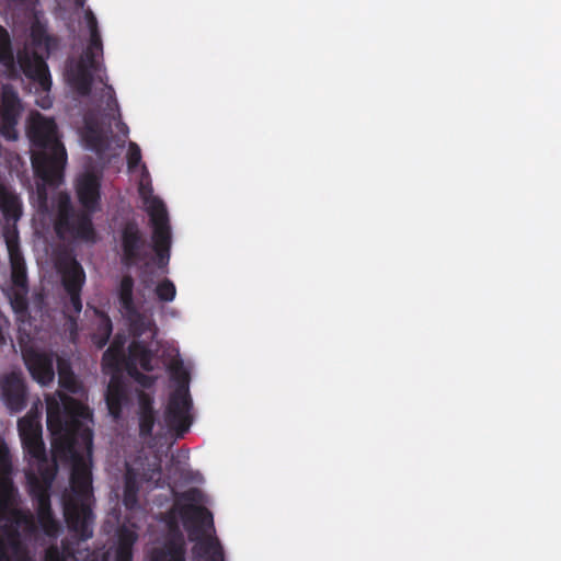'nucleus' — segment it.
<instances>
[{"label": "nucleus", "instance_id": "32", "mask_svg": "<svg viewBox=\"0 0 561 561\" xmlns=\"http://www.w3.org/2000/svg\"><path fill=\"white\" fill-rule=\"evenodd\" d=\"M113 331L112 321L108 316L104 314L102 316L100 322L98 323L96 330L92 333L91 340L92 343L96 346V348L101 350L103 348Z\"/></svg>", "mask_w": 561, "mask_h": 561}, {"label": "nucleus", "instance_id": "1", "mask_svg": "<svg viewBox=\"0 0 561 561\" xmlns=\"http://www.w3.org/2000/svg\"><path fill=\"white\" fill-rule=\"evenodd\" d=\"M58 397L46 399V421L55 456L71 463L70 494L64 497V515L69 531L85 541L93 536L94 523L91 507L93 432L85 423L92 420V413L68 394L59 391Z\"/></svg>", "mask_w": 561, "mask_h": 561}, {"label": "nucleus", "instance_id": "24", "mask_svg": "<svg viewBox=\"0 0 561 561\" xmlns=\"http://www.w3.org/2000/svg\"><path fill=\"white\" fill-rule=\"evenodd\" d=\"M125 337L116 335L108 346V348L104 352L102 356V365L105 368H110L115 374H118L121 366L123 363L126 364L125 353H124Z\"/></svg>", "mask_w": 561, "mask_h": 561}, {"label": "nucleus", "instance_id": "26", "mask_svg": "<svg viewBox=\"0 0 561 561\" xmlns=\"http://www.w3.org/2000/svg\"><path fill=\"white\" fill-rule=\"evenodd\" d=\"M15 529L10 531H18L20 538L23 536L25 539L36 538L38 534V525L35 517L28 512H18L14 517Z\"/></svg>", "mask_w": 561, "mask_h": 561}, {"label": "nucleus", "instance_id": "21", "mask_svg": "<svg viewBox=\"0 0 561 561\" xmlns=\"http://www.w3.org/2000/svg\"><path fill=\"white\" fill-rule=\"evenodd\" d=\"M195 561H224V550L216 537L205 536L192 549Z\"/></svg>", "mask_w": 561, "mask_h": 561}, {"label": "nucleus", "instance_id": "39", "mask_svg": "<svg viewBox=\"0 0 561 561\" xmlns=\"http://www.w3.org/2000/svg\"><path fill=\"white\" fill-rule=\"evenodd\" d=\"M141 161V151L136 142H129L127 151V165L129 170H135Z\"/></svg>", "mask_w": 561, "mask_h": 561}, {"label": "nucleus", "instance_id": "31", "mask_svg": "<svg viewBox=\"0 0 561 561\" xmlns=\"http://www.w3.org/2000/svg\"><path fill=\"white\" fill-rule=\"evenodd\" d=\"M26 478L30 485V494L36 502V505L50 502L51 485H46L45 482L39 481L34 472H28Z\"/></svg>", "mask_w": 561, "mask_h": 561}, {"label": "nucleus", "instance_id": "15", "mask_svg": "<svg viewBox=\"0 0 561 561\" xmlns=\"http://www.w3.org/2000/svg\"><path fill=\"white\" fill-rule=\"evenodd\" d=\"M105 402L108 413L114 420L122 416L123 409L129 402L128 389L119 374H113L107 385Z\"/></svg>", "mask_w": 561, "mask_h": 561}, {"label": "nucleus", "instance_id": "16", "mask_svg": "<svg viewBox=\"0 0 561 561\" xmlns=\"http://www.w3.org/2000/svg\"><path fill=\"white\" fill-rule=\"evenodd\" d=\"M150 561H186V543L180 533L171 534L160 547L150 552Z\"/></svg>", "mask_w": 561, "mask_h": 561}, {"label": "nucleus", "instance_id": "13", "mask_svg": "<svg viewBox=\"0 0 561 561\" xmlns=\"http://www.w3.org/2000/svg\"><path fill=\"white\" fill-rule=\"evenodd\" d=\"M55 355L53 353L41 352L28 348L23 352V360L31 377L41 386H48L54 381Z\"/></svg>", "mask_w": 561, "mask_h": 561}, {"label": "nucleus", "instance_id": "35", "mask_svg": "<svg viewBox=\"0 0 561 561\" xmlns=\"http://www.w3.org/2000/svg\"><path fill=\"white\" fill-rule=\"evenodd\" d=\"M130 317V329L136 337L141 336L152 327L150 320H148L142 313L136 309V313H127Z\"/></svg>", "mask_w": 561, "mask_h": 561}, {"label": "nucleus", "instance_id": "34", "mask_svg": "<svg viewBox=\"0 0 561 561\" xmlns=\"http://www.w3.org/2000/svg\"><path fill=\"white\" fill-rule=\"evenodd\" d=\"M69 296V302L65 306L67 312H72L73 314H68L67 318L71 325H77V317L82 310V300H81V291H66Z\"/></svg>", "mask_w": 561, "mask_h": 561}, {"label": "nucleus", "instance_id": "30", "mask_svg": "<svg viewBox=\"0 0 561 561\" xmlns=\"http://www.w3.org/2000/svg\"><path fill=\"white\" fill-rule=\"evenodd\" d=\"M118 299L126 313H136L137 307L134 301V278L130 275L122 277L118 289Z\"/></svg>", "mask_w": 561, "mask_h": 561}, {"label": "nucleus", "instance_id": "29", "mask_svg": "<svg viewBox=\"0 0 561 561\" xmlns=\"http://www.w3.org/2000/svg\"><path fill=\"white\" fill-rule=\"evenodd\" d=\"M57 371L60 388L71 393H77L80 386L69 362L62 358H57Z\"/></svg>", "mask_w": 561, "mask_h": 561}, {"label": "nucleus", "instance_id": "28", "mask_svg": "<svg viewBox=\"0 0 561 561\" xmlns=\"http://www.w3.org/2000/svg\"><path fill=\"white\" fill-rule=\"evenodd\" d=\"M139 483L136 471L127 467L124 480L123 502L127 508H134L138 503Z\"/></svg>", "mask_w": 561, "mask_h": 561}, {"label": "nucleus", "instance_id": "44", "mask_svg": "<svg viewBox=\"0 0 561 561\" xmlns=\"http://www.w3.org/2000/svg\"><path fill=\"white\" fill-rule=\"evenodd\" d=\"M37 34H38V30H37V28H33V35H34V37H36V36H37Z\"/></svg>", "mask_w": 561, "mask_h": 561}, {"label": "nucleus", "instance_id": "25", "mask_svg": "<svg viewBox=\"0 0 561 561\" xmlns=\"http://www.w3.org/2000/svg\"><path fill=\"white\" fill-rule=\"evenodd\" d=\"M85 19L90 30V41L82 56L88 57L89 55L91 59L98 60V57L103 55V43L98 26V20L91 10L85 12Z\"/></svg>", "mask_w": 561, "mask_h": 561}, {"label": "nucleus", "instance_id": "10", "mask_svg": "<svg viewBox=\"0 0 561 561\" xmlns=\"http://www.w3.org/2000/svg\"><path fill=\"white\" fill-rule=\"evenodd\" d=\"M18 428L23 449L31 460H43L47 457L42 437V425L36 415L27 414L20 419Z\"/></svg>", "mask_w": 561, "mask_h": 561}, {"label": "nucleus", "instance_id": "22", "mask_svg": "<svg viewBox=\"0 0 561 561\" xmlns=\"http://www.w3.org/2000/svg\"><path fill=\"white\" fill-rule=\"evenodd\" d=\"M138 540V534L127 526L117 530V547L115 551L116 561H133L134 546Z\"/></svg>", "mask_w": 561, "mask_h": 561}, {"label": "nucleus", "instance_id": "23", "mask_svg": "<svg viewBox=\"0 0 561 561\" xmlns=\"http://www.w3.org/2000/svg\"><path fill=\"white\" fill-rule=\"evenodd\" d=\"M153 354L148 344L144 341L134 340L128 346L127 363H135L140 365L145 371L153 370L152 366Z\"/></svg>", "mask_w": 561, "mask_h": 561}, {"label": "nucleus", "instance_id": "41", "mask_svg": "<svg viewBox=\"0 0 561 561\" xmlns=\"http://www.w3.org/2000/svg\"><path fill=\"white\" fill-rule=\"evenodd\" d=\"M106 88L108 89V91L111 92L110 94V98H108V102H107V105L111 106V104L113 103L115 106H118L117 104V101L114 96V90L111 85H106Z\"/></svg>", "mask_w": 561, "mask_h": 561}, {"label": "nucleus", "instance_id": "6", "mask_svg": "<svg viewBox=\"0 0 561 561\" xmlns=\"http://www.w3.org/2000/svg\"><path fill=\"white\" fill-rule=\"evenodd\" d=\"M54 228L60 239L71 238L87 243L96 241L92 213L76 210L68 197L58 205Z\"/></svg>", "mask_w": 561, "mask_h": 561}, {"label": "nucleus", "instance_id": "7", "mask_svg": "<svg viewBox=\"0 0 561 561\" xmlns=\"http://www.w3.org/2000/svg\"><path fill=\"white\" fill-rule=\"evenodd\" d=\"M147 213L152 227V245L158 268L167 271L171 256L172 233L169 215L164 203L152 197L148 201Z\"/></svg>", "mask_w": 561, "mask_h": 561}, {"label": "nucleus", "instance_id": "19", "mask_svg": "<svg viewBox=\"0 0 561 561\" xmlns=\"http://www.w3.org/2000/svg\"><path fill=\"white\" fill-rule=\"evenodd\" d=\"M61 284L66 291H82L85 283V273L82 265L71 257L59 265Z\"/></svg>", "mask_w": 561, "mask_h": 561}, {"label": "nucleus", "instance_id": "17", "mask_svg": "<svg viewBox=\"0 0 561 561\" xmlns=\"http://www.w3.org/2000/svg\"><path fill=\"white\" fill-rule=\"evenodd\" d=\"M34 561L18 531H4L0 535V561Z\"/></svg>", "mask_w": 561, "mask_h": 561}, {"label": "nucleus", "instance_id": "14", "mask_svg": "<svg viewBox=\"0 0 561 561\" xmlns=\"http://www.w3.org/2000/svg\"><path fill=\"white\" fill-rule=\"evenodd\" d=\"M76 194L83 209L95 213L101 201V179L93 172H85L77 179Z\"/></svg>", "mask_w": 561, "mask_h": 561}, {"label": "nucleus", "instance_id": "20", "mask_svg": "<svg viewBox=\"0 0 561 561\" xmlns=\"http://www.w3.org/2000/svg\"><path fill=\"white\" fill-rule=\"evenodd\" d=\"M82 139L85 142L87 148L98 154L104 153L108 147V141L102 127L92 118L87 117L84 119Z\"/></svg>", "mask_w": 561, "mask_h": 561}, {"label": "nucleus", "instance_id": "38", "mask_svg": "<svg viewBox=\"0 0 561 561\" xmlns=\"http://www.w3.org/2000/svg\"><path fill=\"white\" fill-rule=\"evenodd\" d=\"M126 370L127 374L144 388H151L156 382L154 377L139 371L135 363H127Z\"/></svg>", "mask_w": 561, "mask_h": 561}, {"label": "nucleus", "instance_id": "2", "mask_svg": "<svg viewBox=\"0 0 561 561\" xmlns=\"http://www.w3.org/2000/svg\"><path fill=\"white\" fill-rule=\"evenodd\" d=\"M27 134L33 146L31 160L35 175L45 184L59 185L64 179L67 151L55 119L37 113L31 119Z\"/></svg>", "mask_w": 561, "mask_h": 561}, {"label": "nucleus", "instance_id": "8", "mask_svg": "<svg viewBox=\"0 0 561 561\" xmlns=\"http://www.w3.org/2000/svg\"><path fill=\"white\" fill-rule=\"evenodd\" d=\"M121 262L126 267L142 264L149 266L151 257L149 244L145 233L135 220L125 222L119 231Z\"/></svg>", "mask_w": 561, "mask_h": 561}, {"label": "nucleus", "instance_id": "36", "mask_svg": "<svg viewBox=\"0 0 561 561\" xmlns=\"http://www.w3.org/2000/svg\"><path fill=\"white\" fill-rule=\"evenodd\" d=\"M37 463V478L39 481L46 483V485H51L57 473L56 465L49 463L47 457L43 458V460H35Z\"/></svg>", "mask_w": 561, "mask_h": 561}, {"label": "nucleus", "instance_id": "4", "mask_svg": "<svg viewBox=\"0 0 561 561\" xmlns=\"http://www.w3.org/2000/svg\"><path fill=\"white\" fill-rule=\"evenodd\" d=\"M5 245L11 268L13 288L9 290L10 305L19 319L28 314V283L27 271L23 253L20 248V236L15 228H9L5 233Z\"/></svg>", "mask_w": 561, "mask_h": 561}, {"label": "nucleus", "instance_id": "12", "mask_svg": "<svg viewBox=\"0 0 561 561\" xmlns=\"http://www.w3.org/2000/svg\"><path fill=\"white\" fill-rule=\"evenodd\" d=\"M100 70V64L98 60H93L84 56L71 62L67 69V78L72 89L81 96L90 95L92 91L94 72Z\"/></svg>", "mask_w": 561, "mask_h": 561}, {"label": "nucleus", "instance_id": "43", "mask_svg": "<svg viewBox=\"0 0 561 561\" xmlns=\"http://www.w3.org/2000/svg\"><path fill=\"white\" fill-rule=\"evenodd\" d=\"M87 0H75V3L78 8H83Z\"/></svg>", "mask_w": 561, "mask_h": 561}, {"label": "nucleus", "instance_id": "5", "mask_svg": "<svg viewBox=\"0 0 561 561\" xmlns=\"http://www.w3.org/2000/svg\"><path fill=\"white\" fill-rule=\"evenodd\" d=\"M172 378L176 382L175 389L171 392L168 405L164 412V421L168 427L173 431L178 437H182L192 424L190 410L192 399L190 396V374L183 367L182 363L175 364L171 369Z\"/></svg>", "mask_w": 561, "mask_h": 561}, {"label": "nucleus", "instance_id": "11", "mask_svg": "<svg viewBox=\"0 0 561 561\" xmlns=\"http://www.w3.org/2000/svg\"><path fill=\"white\" fill-rule=\"evenodd\" d=\"M21 114V101L13 88L4 85L0 103V135L9 140L18 138L16 125Z\"/></svg>", "mask_w": 561, "mask_h": 561}, {"label": "nucleus", "instance_id": "45", "mask_svg": "<svg viewBox=\"0 0 561 561\" xmlns=\"http://www.w3.org/2000/svg\"><path fill=\"white\" fill-rule=\"evenodd\" d=\"M190 540H195V538L193 537V534H190Z\"/></svg>", "mask_w": 561, "mask_h": 561}, {"label": "nucleus", "instance_id": "27", "mask_svg": "<svg viewBox=\"0 0 561 561\" xmlns=\"http://www.w3.org/2000/svg\"><path fill=\"white\" fill-rule=\"evenodd\" d=\"M37 525L47 536H55L59 529L50 502L36 505Z\"/></svg>", "mask_w": 561, "mask_h": 561}, {"label": "nucleus", "instance_id": "37", "mask_svg": "<svg viewBox=\"0 0 561 561\" xmlns=\"http://www.w3.org/2000/svg\"><path fill=\"white\" fill-rule=\"evenodd\" d=\"M154 293L159 301L171 302L175 298L176 287L172 280L164 278L156 286Z\"/></svg>", "mask_w": 561, "mask_h": 561}, {"label": "nucleus", "instance_id": "33", "mask_svg": "<svg viewBox=\"0 0 561 561\" xmlns=\"http://www.w3.org/2000/svg\"><path fill=\"white\" fill-rule=\"evenodd\" d=\"M183 516L194 519L204 527L214 528L213 514L205 506L187 505L183 511Z\"/></svg>", "mask_w": 561, "mask_h": 561}, {"label": "nucleus", "instance_id": "3", "mask_svg": "<svg viewBox=\"0 0 561 561\" xmlns=\"http://www.w3.org/2000/svg\"><path fill=\"white\" fill-rule=\"evenodd\" d=\"M0 64L11 77H16L19 66L25 77L37 83L42 91L48 92L51 88L50 72L44 58L37 53L24 49L18 53L15 60L10 34L2 25H0Z\"/></svg>", "mask_w": 561, "mask_h": 561}, {"label": "nucleus", "instance_id": "18", "mask_svg": "<svg viewBox=\"0 0 561 561\" xmlns=\"http://www.w3.org/2000/svg\"><path fill=\"white\" fill-rule=\"evenodd\" d=\"M154 399L151 394L139 391L138 392V423L139 436L149 438L157 421V412L153 408Z\"/></svg>", "mask_w": 561, "mask_h": 561}, {"label": "nucleus", "instance_id": "40", "mask_svg": "<svg viewBox=\"0 0 561 561\" xmlns=\"http://www.w3.org/2000/svg\"><path fill=\"white\" fill-rule=\"evenodd\" d=\"M44 561H66L58 547L50 546L46 549Z\"/></svg>", "mask_w": 561, "mask_h": 561}, {"label": "nucleus", "instance_id": "9", "mask_svg": "<svg viewBox=\"0 0 561 561\" xmlns=\"http://www.w3.org/2000/svg\"><path fill=\"white\" fill-rule=\"evenodd\" d=\"M0 399L10 413H20L28 401V388L21 371L0 376Z\"/></svg>", "mask_w": 561, "mask_h": 561}, {"label": "nucleus", "instance_id": "42", "mask_svg": "<svg viewBox=\"0 0 561 561\" xmlns=\"http://www.w3.org/2000/svg\"><path fill=\"white\" fill-rule=\"evenodd\" d=\"M196 493V490L188 491L184 494V497L187 500H194L193 494Z\"/></svg>", "mask_w": 561, "mask_h": 561}]
</instances>
